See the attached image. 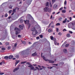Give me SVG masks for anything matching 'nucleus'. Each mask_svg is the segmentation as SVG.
I'll return each mask as SVG.
<instances>
[{
    "instance_id": "f257e3e1",
    "label": "nucleus",
    "mask_w": 75,
    "mask_h": 75,
    "mask_svg": "<svg viewBox=\"0 0 75 75\" xmlns=\"http://www.w3.org/2000/svg\"><path fill=\"white\" fill-rule=\"evenodd\" d=\"M42 53L41 55V57L42 58H43V59L45 60V61H49V62L50 63H54V61H52L51 60H49L48 59H46V58H45V57L44 56H42Z\"/></svg>"
},
{
    "instance_id": "f03ea898",
    "label": "nucleus",
    "mask_w": 75,
    "mask_h": 75,
    "mask_svg": "<svg viewBox=\"0 0 75 75\" xmlns=\"http://www.w3.org/2000/svg\"><path fill=\"white\" fill-rule=\"evenodd\" d=\"M15 30H16L15 34L16 35H17V34H18L19 33H20V30L18 29L17 28H15Z\"/></svg>"
},
{
    "instance_id": "7ed1b4c3",
    "label": "nucleus",
    "mask_w": 75,
    "mask_h": 75,
    "mask_svg": "<svg viewBox=\"0 0 75 75\" xmlns=\"http://www.w3.org/2000/svg\"><path fill=\"white\" fill-rule=\"evenodd\" d=\"M24 21L25 24H28V28H29L30 27V26H31V24L29 23V21L27 20L25 21L24 20Z\"/></svg>"
},
{
    "instance_id": "20e7f679",
    "label": "nucleus",
    "mask_w": 75,
    "mask_h": 75,
    "mask_svg": "<svg viewBox=\"0 0 75 75\" xmlns=\"http://www.w3.org/2000/svg\"><path fill=\"white\" fill-rule=\"evenodd\" d=\"M28 67L29 68H30V70H34V67L32 65L28 66Z\"/></svg>"
},
{
    "instance_id": "39448f33",
    "label": "nucleus",
    "mask_w": 75,
    "mask_h": 75,
    "mask_svg": "<svg viewBox=\"0 0 75 75\" xmlns=\"http://www.w3.org/2000/svg\"><path fill=\"white\" fill-rule=\"evenodd\" d=\"M38 33V32H37V30H35L34 31H33L32 32V34L33 35H36Z\"/></svg>"
},
{
    "instance_id": "423d86ee",
    "label": "nucleus",
    "mask_w": 75,
    "mask_h": 75,
    "mask_svg": "<svg viewBox=\"0 0 75 75\" xmlns=\"http://www.w3.org/2000/svg\"><path fill=\"white\" fill-rule=\"evenodd\" d=\"M64 63L63 62H60L59 63V67H62V65H64Z\"/></svg>"
},
{
    "instance_id": "0eeeda50",
    "label": "nucleus",
    "mask_w": 75,
    "mask_h": 75,
    "mask_svg": "<svg viewBox=\"0 0 75 75\" xmlns=\"http://www.w3.org/2000/svg\"><path fill=\"white\" fill-rule=\"evenodd\" d=\"M49 8L48 7H45L44 8V11H48Z\"/></svg>"
},
{
    "instance_id": "6e6552de",
    "label": "nucleus",
    "mask_w": 75,
    "mask_h": 75,
    "mask_svg": "<svg viewBox=\"0 0 75 75\" xmlns=\"http://www.w3.org/2000/svg\"><path fill=\"white\" fill-rule=\"evenodd\" d=\"M26 51H22L21 53V55H24L25 54Z\"/></svg>"
},
{
    "instance_id": "1a4fd4ad",
    "label": "nucleus",
    "mask_w": 75,
    "mask_h": 75,
    "mask_svg": "<svg viewBox=\"0 0 75 75\" xmlns=\"http://www.w3.org/2000/svg\"><path fill=\"white\" fill-rule=\"evenodd\" d=\"M32 1H33V0H29V1L27 2V4L30 5V4H31Z\"/></svg>"
},
{
    "instance_id": "9d476101",
    "label": "nucleus",
    "mask_w": 75,
    "mask_h": 75,
    "mask_svg": "<svg viewBox=\"0 0 75 75\" xmlns=\"http://www.w3.org/2000/svg\"><path fill=\"white\" fill-rule=\"evenodd\" d=\"M16 9H13L12 11V13L11 15L12 16L14 14V13L16 12Z\"/></svg>"
},
{
    "instance_id": "9b49d317",
    "label": "nucleus",
    "mask_w": 75,
    "mask_h": 75,
    "mask_svg": "<svg viewBox=\"0 0 75 75\" xmlns=\"http://www.w3.org/2000/svg\"><path fill=\"white\" fill-rule=\"evenodd\" d=\"M53 40H54V43L55 45H57V42H56V39H55V38H53Z\"/></svg>"
},
{
    "instance_id": "f8f14e48",
    "label": "nucleus",
    "mask_w": 75,
    "mask_h": 75,
    "mask_svg": "<svg viewBox=\"0 0 75 75\" xmlns=\"http://www.w3.org/2000/svg\"><path fill=\"white\" fill-rule=\"evenodd\" d=\"M63 51L64 53H67V49H64L63 50Z\"/></svg>"
},
{
    "instance_id": "ddd939ff",
    "label": "nucleus",
    "mask_w": 75,
    "mask_h": 75,
    "mask_svg": "<svg viewBox=\"0 0 75 75\" xmlns=\"http://www.w3.org/2000/svg\"><path fill=\"white\" fill-rule=\"evenodd\" d=\"M36 30L35 29V27H33L31 31H36Z\"/></svg>"
},
{
    "instance_id": "4468645a",
    "label": "nucleus",
    "mask_w": 75,
    "mask_h": 75,
    "mask_svg": "<svg viewBox=\"0 0 75 75\" xmlns=\"http://www.w3.org/2000/svg\"><path fill=\"white\" fill-rule=\"evenodd\" d=\"M67 18H65L64 20L62 22L63 23H65L67 22Z\"/></svg>"
},
{
    "instance_id": "2eb2a0df",
    "label": "nucleus",
    "mask_w": 75,
    "mask_h": 75,
    "mask_svg": "<svg viewBox=\"0 0 75 75\" xmlns=\"http://www.w3.org/2000/svg\"><path fill=\"white\" fill-rule=\"evenodd\" d=\"M19 27L20 30H23V27L22 25H20Z\"/></svg>"
},
{
    "instance_id": "dca6fc26",
    "label": "nucleus",
    "mask_w": 75,
    "mask_h": 75,
    "mask_svg": "<svg viewBox=\"0 0 75 75\" xmlns=\"http://www.w3.org/2000/svg\"><path fill=\"white\" fill-rule=\"evenodd\" d=\"M66 36L67 37L69 38V37H71V35H70V34L69 33H68L67 34Z\"/></svg>"
},
{
    "instance_id": "f3484780",
    "label": "nucleus",
    "mask_w": 75,
    "mask_h": 75,
    "mask_svg": "<svg viewBox=\"0 0 75 75\" xmlns=\"http://www.w3.org/2000/svg\"><path fill=\"white\" fill-rule=\"evenodd\" d=\"M45 6L47 7L49 6V2H47L45 4Z\"/></svg>"
},
{
    "instance_id": "a211bd4d",
    "label": "nucleus",
    "mask_w": 75,
    "mask_h": 75,
    "mask_svg": "<svg viewBox=\"0 0 75 75\" xmlns=\"http://www.w3.org/2000/svg\"><path fill=\"white\" fill-rule=\"evenodd\" d=\"M19 69V68H18V67H17L14 70H13V72H16V71H17V70H18V69Z\"/></svg>"
},
{
    "instance_id": "6ab92c4d",
    "label": "nucleus",
    "mask_w": 75,
    "mask_h": 75,
    "mask_svg": "<svg viewBox=\"0 0 75 75\" xmlns=\"http://www.w3.org/2000/svg\"><path fill=\"white\" fill-rule=\"evenodd\" d=\"M19 62H20L19 60H18L16 61V62L15 63V67L16 66V65H17V64L19 63Z\"/></svg>"
},
{
    "instance_id": "aec40b11",
    "label": "nucleus",
    "mask_w": 75,
    "mask_h": 75,
    "mask_svg": "<svg viewBox=\"0 0 75 75\" xmlns=\"http://www.w3.org/2000/svg\"><path fill=\"white\" fill-rule=\"evenodd\" d=\"M58 20L59 21H62V18L60 17L59 18Z\"/></svg>"
},
{
    "instance_id": "412c9836",
    "label": "nucleus",
    "mask_w": 75,
    "mask_h": 75,
    "mask_svg": "<svg viewBox=\"0 0 75 75\" xmlns=\"http://www.w3.org/2000/svg\"><path fill=\"white\" fill-rule=\"evenodd\" d=\"M53 8L54 9H56L57 8V4H54L53 6Z\"/></svg>"
},
{
    "instance_id": "4be33fe9",
    "label": "nucleus",
    "mask_w": 75,
    "mask_h": 75,
    "mask_svg": "<svg viewBox=\"0 0 75 75\" xmlns=\"http://www.w3.org/2000/svg\"><path fill=\"white\" fill-rule=\"evenodd\" d=\"M62 13H66V10H65V9H64L62 11Z\"/></svg>"
},
{
    "instance_id": "5701e85b",
    "label": "nucleus",
    "mask_w": 75,
    "mask_h": 75,
    "mask_svg": "<svg viewBox=\"0 0 75 75\" xmlns=\"http://www.w3.org/2000/svg\"><path fill=\"white\" fill-rule=\"evenodd\" d=\"M12 58H13V56L10 55L8 57L9 59H11Z\"/></svg>"
},
{
    "instance_id": "b1692460",
    "label": "nucleus",
    "mask_w": 75,
    "mask_h": 75,
    "mask_svg": "<svg viewBox=\"0 0 75 75\" xmlns=\"http://www.w3.org/2000/svg\"><path fill=\"white\" fill-rule=\"evenodd\" d=\"M37 55V53L36 52H35V53L32 54V56H33V57Z\"/></svg>"
},
{
    "instance_id": "393cba45",
    "label": "nucleus",
    "mask_w": 75,
    "mask_h": 75,
    "mask_svg": "<svg viewBox=\"0 0 75 75\" xmlns=\"http://www.w3.org/2000/svg\"><path fill=\"white\" fill-rule=\"evenodd\" d=\"M48 31L49 33H51V32H52V30L51 29H50L48 30Z\"/></svg>"
},
{
    "instance_id": "a878e982",
    "label": "nucleus",
    "mask_w": 75,
    "mask_h": 75,
    "mask_svg": "<svg viewBox=\"0 0 75 75\" xmlns=\"http://www.w3.org/2000/svg\"><path fill=\"white\" fill-rule=\"evenodd\" d=\"M4 58L5 59H8V56H6L4 57Z\"/></svg>"
},
{
    "instance_id": "bb28decb",
    "label": "nucleus",
    "mask_w": 75,
    "mask_h": 75,
    "mask_svg": "<svg viewBox=\"0 0 75 75\" xmlns=\"http://www.w3.org/2000/svg\"><path fill=\"white\" fill-rule=\"evenodd\" d=\"M49 5L50 7H52V4H51V2H49Z\"/></svg>"
},
{
    "instance_id": "cd10ccee",
    "label": "nucleus",
    "mask_w": 75,
    "mask_h": 75,
    "mask_svg": "<svg viewBox=\"0 0 75 75\" xmlns=\"http://www.w3.org/2000/svg\"><path fill=\"white\" fill-rule=\"evenodd\" d=\"M27 17H28V18H30V17H31V16L30 15V14H28L27 16Z\"/></svg>"
},
{
    "instance_id": "c85d7f7f",
    "label": "nucleus",
    "mask_w": 75,
    "mask_h": 75,
    "mask_svg": "<svg viewBox=\"0 0 75 75\" xmlns=\"http://www.w3.org/2000/svg\"><path fill=\"white\" fill-rule=\"evenodd\" d=\"M20 23H23L24 21L23 19H20Z\"/></svg>"
},
{
    "instance_id": "c756f323",
    "label": "nucleus",
    "mask_w": 75,
    "mask_h": 75,
    "mask_svg": "<svg viewBox=\"0 0 75 75\" xmlns=\"http://www.w3.org/2000/svg\"><path fill=\"white\" fill-rule=\"evenodd\" d=\"M19 55H17L15 56V57L17 58H19Z\"/></svg>"
},
{
    "instance_id": "7c9ffc66",
    "label": "nucleus",
    "mask_w": 75,
    "mask_h": 75,
    "mask_svg": "<svg viewBox=\"0 0 75 75\" xmlns=\"http://www.w3.org/2000/svg\"><path fill=\"white\" fill-rule=\"evenodd\" d=\"M50 38L51 40H53V39H54V38H53V36H50Z\"/></svg>"
},
{
    "instance_id": "2f4dec72",
    "label": "nucleus",
    "mask_w": 75,
    "mask_h": 75,
    "mask_svg": "<svg viewBox=\"0 0 75 75\" xmlns=\"http://www.w3.org/2000/svg\"><path fill=\"white\" fill-rule=\"evenodd\" d=\"M55 1V0H52V4H54V2Z\"/></svg>"
},
{
    "instance_id": "473e14b6",
    "label": "nucleus",
    "mask_w": 75,
    "mask_h": 75,
    "mask_svg": "<svg viewBox=\"0 0 75 75\" xmlns=\"http://www.w3.org/2000/svg\"><path fill=\"white\" fill-rule=\"evenodd\" d=\"M39 37L41 38H42L43 37V36H42V35H39Z\"/></svg>"
},
{
    "instance_id": "72a5a7b5",
    "label": "nucleus",
    "mask_w": 75,
    "mask_h": 75,
    "mask_svg": "<svg viewBox=\"0 0 75 75\" xmlns=\"http://www.w3.org/2000/svg\"><path fill=\"white\" fill-rule=\"evenodd\" d=\"M26 62H22L21 63V64H25V63H26Z\"/></svg>"
},
{
    "instance_id": "f704fd0d",
    "label": "nucleus",
    "mask_w": 75,
    "mask_h": 75,
    "mask_svg": "<svg viewBox=\"0 0 75 75\" xmlns=\"http://www.w3.org/2000/svg\"><path fill=\"white\" fill-rule=\"evenodd\" d=\"M5 44L6 45H8L9 44V42H6V43Z\"/></svg>"
},
{
    "instance_id": "c9c22d12",
    "label": "nucleus",
    "mask_w": 75,
    "mask_h": 75,
    "mask_svg": "<svg viewBox=\"0 0 75 75\" xmlns=\"http://www.w3.org/2000/svg\"><path fill=\"white\" fill-rule=\"evenodd\" d=\"M58 34L59 35H62V33L61 32H59L58 33Z\"/></svg>"
},
{
    "instance_id": "e433bc0d",
    "label": "nucleus",
    "mask_w": 75,
    "mask_h": 75,
    "mask_svg": "<svg viewBox=\"0 0 75 75\" xmlns=\"http://www.w3.org/2000/svg\"><path fill=\"white\" fill-rule=\"evenodd\" d=\"M4 74V73L0 72V75H2Z\"/></svg>"
},
{
    "instance_id": "4c0bfd02",
    "label": "nucleus",
    "mask_w": 75,
    "mask_h": 75,
    "mask_svg": "<svg viewBox=\"0 0 75 75\" xmlns=\"http://www.w3.org/2000/svg\"><path fill=\"white\" fill-rule=\"evenodd\" d=\"M49 69H52V68H53V67H47Z\"/></svg>"
},
{
    "instance_id": "58836bf2",
    "label": "nucleus",
    "mask_w": 75,
    "mask_h": 75,
    "mask_svg": "<svg viewBox=\"0 0 75 75\" xmlns=\"http://www.w3.org/2000/svg\"><path fill=\"white\" fill-rule=\"evenodd\" d=\"M11 12H12V10H10V11H8V13H9V14H11Z\"/></svg>"
},
{
    "instance_id": "ea45409f",
    "label": "nucleus",
    "mask_w": 75,
    "mask_h": 75,
    "mask_svg": "<svg viewBox=\"0 0 75 75\" xmlns=\"http://www.w3.org/2000/svg\"><path fill=\"white\" fill-rule=\"evenodd\" d=\"M69 44H66V45H65V47H68V46H69Z\"/></svg>"
},
{
    "instance_id": "a19ab883",
    "label": "nucleus",
    "mask_w": 75,
    "mask_h": 75,
    "mask_svg": "<svg viewBox=\"0 0 75 75\" xmlns=\"http://www.w3.org/2000/svg\"><path fill=\"white\" fill-rule=\"evenodd\" d=\"M64 4H65V5H66L67 4V1H66V0L64 2Z\"/></svg>"
},
{
    "instance_id": "79ce46f5",
    "label": "nucleus",
    "mask_w": 75,
    "mask_h": 75,
    "mask_svg": "<svg viewBox=\"0 0 75 75\" xmlns=\"http://www.w3.org/2000/svg\"><path fill=\"white\" fill-rule=\"evenodd\" d=\"M18 38H21V36L20 35H18Z\"/></svg>"
},
{
    "instance_id": "37998d69",
    "label": "nucleus",
    "mask_w": 75,
    "mask_h": 75,
    "mask_svg": "<svg viewBox=\"0 0 75 75\" xmlns=\"http://www.w3.org/2000/svg\"><path fill=\"white\" fill-rule=\"evenodd\" d=\"M57 25L58 26V25H60V23H57Z\"/></svg>"
},
{
    "instance_id": "c03bdc74",
    "label": "nucleus",
    "mask_w": 75,
    "mask_h": 75,
    "mask_svg": "<svg viewBox=\"0 0 75 75\" xmlns=\"http://www.w3.org/2000/svg\"><path fill=\"white\" fill-rule=\"evenodd\" d=\"M27 64H28V65H31V64L29 62H27L26 63Z\"/></svg>"
},
{
    "instance_id": "a18cd8bd",
    "label": "nucleus",
    "mask_w": 75,
    "mask_h": 75,
    "mask_svg": "<svg viewBox=\"0 0 75 75\" xmlns=\"http://www.w3.org/2000/svg\"><path fill=\"white\" fill-rule=\"evenodd\" d=\"M10 49H11V47H10V46H8V50H10Z\"/></svg>"
},
{
    "instance_id": "49530a36",
    "label": "nucleus",
    "mask_w": 75,
    "mask_h": 75,
    "mask_svg": "<svg viewBox=\"0 0 75 75\" xmlns=\"http://www.w3.org/2000/svg\"><path fill=\"white\" fill-rule=\"evenodd\" d=\"M63 9V8H62V7L61 8H60V9H59V11H61V10H62Z\"/></svg>"
},
{
    "instance_id": "de8ad7c7",
    "label": "nucleus",
    "mask_w": 75,
    "mask_h": 75,
    "mask_svg": "<svg viewBox=\"0 0 75 75\" xmlns=\"http://www.w3.org/2000/svg\"><path fill=\"white\" fill-rule=\"evenodd\" d=\"M72 25H75V22L74 23H72Z\"/></svg>"
},
{
    "instance_id": "09e8293b",
    "label": "nucleus",
    "mask_w": 75,
    "mask_h": 75,
    "mask_svg": "<svg viewBox=\"0 0 75 75\" xmlns=\"http://www.w3.org/2000/svg\"><path fill=\"white\" fill-rule=\"evenodd\" d=\"M17 43H15V45H14V47H17Z\"/></svg>"
},
{
    "instance_id": "8fccbe9b",
    "label": "nucleus",
    "mask_w": 75,
    "mask_h": 75,
    "mask_svg": "<svg viewBox=\"0 0 75 75\" xmlns=\"http://www.w3.org/2000/svg\"><path fill=\"white\" fill-rule=\"evenodd\" d=\"M22 44H23L24 45H25V42L23 41L22 43Z\"/></svg>"
},
{
    "instance_id": "3c124183",
    "label": "nucleus",
    "mask_w": 75,
    "mask_h": 75,
    "mask_svg": "<svg viewBox=\"0 0 75 75\" xmlns=\"http://www.w3.org/2000/svg\"><path fill=\"white\" fill-rule=\"evenodd\" d=\"M69 20H70V21H71L72 20V17H70L69 18Z\"/></svg>"
},
{
    "instance_id": "603ef678",
    "label": "nucleus",
    "mask_w": 75,
    "mask_h": 75,
    "mask_svg": "<svg viewBox=\"0 0 75 75\" xmlns=\"http://www.w3.org/2000/svg\"><path fill=\"white\" fill-rule=\"evenodd\" d=\"M7 16H8V15L6 13L5 15V17H7Z\"/></svg>"
},
{
    "instance_id": "864d4df0",
    "label": "nucleus",
    "mask_w": 75,
    "mask_h": 75,
    "mask_svg": "<svg viewBox=\"0 0 75 75\" xmlns=\"http://www.w3.org/2000/svg\"><path fill=\"white\" fill-rule=\"evenodd\" d=\"M36 39L37 40H39V39H40V37H36Z\"/></svg>"
},
{
    "instance_id": "5fc2aeb1",
    "label": "nucleus",
    "mask_w": 75,
    "mask_h": 75,
    "mask_svg": "<svg viewBox=\"0 0 75 75\" xmlns=\"http://www.w3.org/2000/svg\"><path fill=\"white\" fill-rule=\"evenodd\" d=\"M69 33H70L71 34H72L73 33H72V32L71 31H69Z\"/></svg>"
},
{
    "instance_id": "6e6d98bb",
    "label": "nucleus",
    "mask_w": 75,
    "mask_h": 75,
    "mask_svg": "<svg viewBox=\"0 0 75 75\" xmlns=\"http://www.w3.org/2000/svg\"><path fill=\"white\" fill-rule=\"evenodd\" d=\"M63 31H67V30L65 29H64L63 30Z\"/></svg>"
},
{
    "instance_id": "4d7b16f0",
    "label": "nucleus",
    "mask_w": 75,
    "mask_h": 75,
    "mask_svg": "<svg viewBox=\"0 0 75 75\" xmlns=\"http://www.w3.org/2000/svg\"><path fill=\"white\" fill-rule=\"evenodd\" d=\"M2 50H6V49L5 48H2Z\"/></svg>"
},
{
    "instance_id": "13d9d810",
    "label": "nucleus",
    "mask_w": 75,
    "mask_h": 75,
    "mask_svg": "<svg viewBox=\"0 0 75 75\" xmlns=\"http://www.w3.org/2000/svg\"><path fill=\"white\" fill-rule=\"evenodd\" d=\"M35 68H36V69H37L38 70H39V68L38 67H35Z\"/></svg>"
},
{
    "instance_id": "bf43d9fd",
    "label": "nucleus",
    "mask_w": 75,
    "mask_h": 75,
    "mask_svg": "<svg viewBox=\"0 0 75 75\" xmlns=\"http://www.w3.org/2000/svg\"><path fill=\"white\" fill-rule=\"evenodd\" d=\"M69 21H69V20H67V23H69Z\"/></svg>"
},
{
    "instance_id": "052dcab7",
    "label": "nucleus",
    "mask_w": 75,
    "mask_h": 75,
    "mask_svg": "<svg viewBox=\"0 0 75 75\" xmlns=\"http://www.w3.org/2000/svg\"><path fill=\"white\" fill-rule=\"evenodd\" d=\"M52 18V15H51V16L50 19H51Z\"/></svg>"
},
{
    "instance_id": "680f3d73",
    "label": "nucleus",
    "mask_w": 75,
    "mask_h": 75,
    "mask_svg": "<svg viewBox=\"0 0 75 75\" xmlns=\"http://www.w3.org/2000/svg\"><path fill=\"white\" fill-rule=\"evenodd\" d=\"M55 13V12H53L52 13L53 15H54V14Z\"/></svg>"
},
{
    "instance_id": "e2e57ef3",
    "label": "nucleus",
    "mask_w": 75,
    "mask_h": 75,
    "mask_svg": "<svg viewBox=\"0 0 75 75\" xmlns=\"http://www.w3.org/2000/svg\"><path fill=\"white\" fill-rule=\"evenodd\" d=\"M58 28H57V32H58Z\"/></svg>"
},
{
    "instance_id": "0e129e2a",
    "label": "nucleus",
    "mask_w": 75,
    "mask_h": 75,
    "mask_svg": "<svg viewBox=\"0 0 75 75\" xmlns=\"http://www.w3.org/2000/svg\"><path fill=\"white\" fill-rule=\"evenodd\" d=\"M2 65V62H1L0 63V65Z\"/></svg>"
},
{
    "instance_id": "69168bd1",
    "label": "nucleus",
    "mask_w": 75,
    "mask_h": 75,
    "mask_svg": "<svg viewBox=\"0 0 75 75\" xmlns=\"http://www.w3.org/2000/svg\"><path fill=\"white\" fill-rule=\"evenodd\" d=\"M51 26V23H50L49 25V27H50Z\"/></svg>"
},
{
    "instance_id": "338daca9",
    "label": "nucleus",
    "mask_w": 75,
    "mask_h": 75,
    "mask_svg": "<svg viewBox=\"0 0 75 75\" xmlns=\"http://www.w3.org/2000/svg\"><path fill=\"white\" fill-rule=\"evenodd\" d=\"M60 13V12H58L57 13V14H58L59 13Z\"/></svg>"
},
{
    "instance_id": "774afa93",
    "label": "nucleus",
    "mask_w": 75,
    "mask_h": 75,
    "mask_svg": "<svg viewBox=\"0 0 75 75\" xmlns=\"http://www.w3.org/2000/svg\"><path fill=\"white\" fill-rule=\"evenodd\" d=\"M13 60H15V59H16V58H13Z\"/></svg>"
}]
</instances>
